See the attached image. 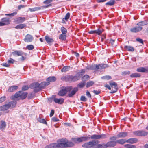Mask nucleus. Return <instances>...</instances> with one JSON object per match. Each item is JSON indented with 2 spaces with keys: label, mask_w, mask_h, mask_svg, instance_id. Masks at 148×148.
<instances>
[{
  "label": "nucleus",
  "mask_w": 148,
  "mask_h": 148,
  "mask_svg": "<svg viewBox=\"0 0 148 148\" xmlns=\"http://www.w3.org/2000/svg\"><path fill=\"white\" fill-rule=\"evenodd\" d=\"M143 28L141 26H135L130 29V31L133 33H137L142 30Z\"/></svg>",
  "instance_id": "1a4fd4ad"
},
{
  "label": "nucleus",
  "mask_w": 148,
  "mask_h": 148,
  "mask_svg": "<svg viewBox=\"0 0 148 148\" xmlns=\"http://www.w3.org/2000/svg\"><path fill=\"white\" fill-rule=\"evenodd\" d=\"M10 108L9 105L8 104L5 105L0 108V110H5Z\"/></svg>",
  "instance_id": "473e14b6"
},
{
  "label": "nucleus",
  "mask_w": 148,
  "mask_h": 148,
  "mask_svg": "<svg viewBox=\"0 0 148 148\" xmlns=\"http://www.w3.org/2000/svg\"><path fill=\"white\" fill-rule=\"evenodd\" d=\"M52 99L55 103L60 104H62L64 101V99L63 98H60L59 99H58L56 98L55 96H53Z\"/></svg>",
  "instance_id": "6e6552de"
},
{
  "label": "nucleus",
  "mask_w": 148,
  "mask_h": 148,
  "mask_svg": "<svg viewBox=\"0 0 148 148\" xmlns=\"http://www.w3.org/2000/svg\"><path fill=\"white\" fill-rule=\"evenodd\" d=\"M26 26V25L24 24H20L17 25L15 27V28L17 29H22Z\"/></svg>",
  "instance_id": "4c0bfd02"
},
{
  "label": "nucleus",
  "mask_w": 148,
  "mask_h": 148,
  "mask_svg": "<svg viewBox=\"0 0 148 148\" xmlns=\"http://www.w3.org/2000/svg\"><path fill=\"white\" fill-rule=\"evenodd\" d=\"M57 143L58 148H64L67 147V143L68 140L66 139H62L59 140Z\"/></svg>",
  "instance_id": "f257e3e1"
},
{
  "label": "nucleus",
  "mask_w": 148,
  "mask_h": 148,
  "mask_svg": "<svg viewBox=\"0 0 148 148\" xmlns=\"http://www.w3.org/2000/svg\"><path fill=\"white\" fill-rule=\"evenodd\" d=\"M92 139H99L100 137L99 135L94 134L91 136L90 138Z\"/></svg>",
  "instance_id": "72a5a7b5"
},
{
  "label": "nucleus",
  "mask_w": 148,
  "mask_h": 148,
  "mask_svg": "<svg viewBox=\"0 0 148 148\" xmlns=\"http://www.w3.org/2000/svg\"><path fill=\"white\" fill-rule=\"evenodd\" d=\"M56 78L54 77H49L47 79V82H53L56 81Z\"/></svg>",
  "instance_id": "7c9ffc66"
},
{
  "label": "nucleus",
  "mask_w": 148,
  "mask_h": 148,
  "mask_svg": "<svg viewBox=\"0 0 148 148\" xmlns=\"http://www.w3.org/2000/svg\"><path fill=\"white\" fill-rule=\"evenodd\" d=\"M49 5H48L47 6H43L41 7H36L32 8H29V10L31 12H33L39 10L41 8L44 9V8H47Z\"/></svg>",
  "instance_id": "f8f14e48"
},
{
  "label": "nucleus",
  "mask_w": 148,
  "mask_h": 148,
  "mask_svg": "<svg viewBox=\"0 0 148 148\" xmlns=\"http://www.w3.org/2000/svg\"><path fill=\"white\" fill-rule=\"evenodd\" d=\"M103 31V29L101 28L98 29L97 30H91L89 32V33L90 34H96L98 35H100L101 34Z\"/></svg>",
  "instance_id": "9b49d317"
},
{
  "label": "nucleus",
  "mask_w": 148,
  "mask_h": 148,
  "mask_svg": "<svg viewBox=\"0 0 148 148\" xmlns=\"http://www.w3.org/2000/svg\"><path fill=\"white\" fill-rule=\"evenodd\" d=\"M147 24V22L146 20H144L138 22L137 24V25L139 26L145 25Z\"/></svg>",
  "instance_id": "bb28decb"
},
{
  "label": "nucleus",
  "mask_w": 148,
  "mask_h": 148,
  "mask_svg": "<svg viewBox=\"0 0 148 148\" xmlns=\"http://www.w3.org/2000/svg\"><path fill=\"white\" fill-rule=\"evenodd\" d=\"M86 95L88 97L91 98V95L88 91H87L86 92Z\"/></svg>",
  "instance_id": "e2e57ef3"
},
{
  "label": "nucleus",
  "mask_w": 148,
  "mask_h": 148,
  "mask_svg": "<svg viewBox=\"0 0 148 148\" xmlns=\"http://www.w3.org/2000/svg\"><path fill=\"white\" fill-rule=\"evenodd\" d=\"M70 16V14L69 13H67L66 15H65V17L63 18L62 19L63 21H64L65 20H68Z\"/></svg>",
  "instance_id": "de8ad7c7"
},
{
  "label": "nucleus",
  "mask_w": 148,
  "mask_h": 148,
  "mask_svg": "<svg viewBox=\"0 0 148 148\" xmlns=\"http://www.w3.org/2000/svg\"><path fill=\"white\" fill-rule=\"evenodd\" d=\"M68 87H71L70 90L69 91H68V95L70 97H72L78 91V88L77 87H75L73 88L71 86H68Z\"/></svg>",
  "instance_id": "39448f33"
},
{
  "label": "nucleus",
  "mask_w": 148,
  "mask_h": 148,
  "mask_svg": "<svg viewBox=\"0 0 148 148\" xmlns=\"http://www.w3.org/2000/svg\"><path fill=\"white\" fill-rule=\"evenodd\" d=\"M94 82L92 81H90L86 83V87L87 88L89 87L94 84Z\"/></svg>",
  "instance_id": "37998d69"
},
{
  "label": "nucleus",
  "mask_w": 148,
  "mask_h": 148,
  "mask_svg": "<svg viewBox=\"0 0 148 148\" xmlns=\"http://www.w3.org/2000/svg\"><path fill=\"white\" fill-rule=\"evenodd\" d=\"M71 88V87H68V86L62 87L59 92L58 95L61 96L65 95L68 92V91H69L70 90Z\"/></svg>",
  "instance_id": "20e7f679"
},
{
  "label": "nucleus",
  "mask_w": 148,
  "mask_h": 148,
  "mask_svg": "<svg viewBox=\"0 0 148 148\" xmlns=\"http://www.w3.org/2000/svg\"><path fill=\"white\" fill-rule=\"evenodd\" d=\"M115 3L114 0H111L106 3V5H113Z\"/></svg>",
  "instance_id": "a18cd8bd"
},
{
  "label": "nucleus",
  "mask_w": 148,
  "mask_h": 148,
  "mask_svg": "<svg viewBox=\"0 0 148 148\" xmlns=\"http://www.w3.org/2000/svg\"><path fill=\"white\" fill-rule=\"evenodd\" d=\"M99 136L100 137V138H105L106 137V135L105 134H102L101 135H99Z\"/></svg>",
  "instance_id": "338daca9"
},
{
  "label": "nucleus",
  "mask_w": 148,
  "mask_h": 148,
  "mask_svg": "<svg viewBox=\"0 0 148 148\" xmlns=\"http://www.w3.org/2000/svg\"><path fill=\"white\" fill-rule=\"evenodd\" d=\"M107 147H112L116 144V142L115 141H111L107 142L106 143Z\"/></svg>",
  "instance_id": "2eb2a0df"
},
{
  "label": "nucleus",
  "mask_w": 148,
  "mask_h": 148,
  "mask_svg": "<svg viewBox=\"0 0 148 148\" xmlns=\"http://www.w3.org/2000/svg\"><path fill=\"white\" fill-rule=\"evenodd\" d=\"M62 79L66 81H71V75H68L64 76L62 78Z\"/></svg>",
  "instance_id": "412c9836"
},
{
  "label": "nucleus",
  "mask_w": 148,
  "mask_h": 148,
  "mask_svg": "<svg viewBox=\"0 0 148 148\" xmlns=\"http://www.w3.org/2000/svg\"><path fill=\"white\" fill-rule=\"evenodd\" d=\"M89 78V76L88 75H84L83 77L82 78V80H87Z\"/></svg>",
  "instance_id": "052dcab7"
},
{
  "label": "nucleus",
  "mask_w": 148,
  "mask_h": 148,
  "mask_svg": "<svg viewBox=\"0 0 148 148\" xmlns=\"http://www.w3.org/2000/svg\"><path fill=\"white\" fill-rule=\"evenodd\" d=\"M110 85L111 86L112 89L110 93H114L116 92L117 91L118 88L117 84L114 82L110 83Z\"/></svg>",
  "instance_id": "9d476101"
},
{
  "label": "nucleus",
  "mask_w": 148,
  "mask_h": 148,
  "mask_svg": "<svg viewBox=\"0 0 148 148\" xmlns=\"http://www.w3.org/2000/svg\"><path fill=\"white\" fill-rule=\"evenodd\" d=\"M70 68L69 66H64L61 70L62 72H66L68 71Z\"/></svg>",
  "instance_id": "c756f323"
},
{
  "label": "nucleus",
  "mask_w": 148,
  "mask_h": 148,
  "mask_svg": "<svg viewBox=\"0 0 148 148\" xmlns=\"http://www.w3.org/2000/svg\"><path fill=\"white\" fill-rule=\"evenodd\" d=\"M116 142V143L122 145L126 142V140L125 139H121L117 140Z\"/></svg>",
  "instance_id": "e433bc0d"
},
{
  "label": "nucleus",
  "mask_w": 148,
  "mask_h": 148,
  "mask_svg": "<svg viewBox=\"0 0 148 148\" xmlns=\"http://www.w3.org/2000/svg\"><path fill=\"white\" fill-rule=\"evenodd\" d=\"M25 20V17H19L17 18L15 20L16 22L17 23H23Z\"/></svg>",
  "instance_id": "a211bd4d"
},
{
  "label": "nucleus",
  "mask_w": 148,
  "mask_h": 148,
  "mask_svg": "<svg viewBox=\"0 0 148 148\" xmlns=\"http://www.w3.org/2000/svg\"><path fill=\"white\" fill-rule=\"evenodd\" d=\"M90 138V137L88 136L81 137L79 138H73L72 139L73 141L75 143H79L88 140Z\"/></svg>",
  "instance_id": "f03ea898"
},
{
  "label": "nucleus",
  "mask_w": 148,
  "mask_h": 148,
  "mask_svg": "<svg viewBox=\"0 0 148 148\" xmlns=\"http://www.w3.org/2000/svg\"><path fill=\"white\" fill-rule=\"evenodd\" d=\"M101 78L103 79L109 80L111 79V77L110 76L107 75L102 77Z\"/></svg>",
  "instance_id": "09e8293b"
},
{
  "label": "nucleus",
  "mask_w": 148,
  "mask_h": 148,
  "mask_svg": "<svg viewBox=\"0 0 148 148\" xmlns=\"http://www.w3.org/2000/svg\"><path fill=\"white\" fill-rule=\"evenodd\" d=\"M10 108H12L14 107L16 104V101H12L9 102L8 104Z\"/></svg>",
  "instance_id": "cd10ccee"
},
{
  "label": "nucleus",
  "mask_w": 148,
  "mask_h": 148,
  "mask_svg": "<svg viewBox=\"0 0 148 148\" xmlns=\"http://www.w3.org/2000/svg\"><path fill=\"white\" fill-rule=\"evenodd\" d=\"M93 92L97 95L99 94L100 93V91L95 90H93Z\"/></svg>",
  "instance_id": "69168bd1"
},
{
  "label": "nucleus",
  "mask_w": 148,
  "mask_h": 148,
  "mask_svg": "<svg viewBox=\"0 0 148 148\" xmlns=\"http://www.w3.org/2000/svg\"><path fill=\"white\" fill-rule=\"evenodd\" d=\"M27 95V93L26 92H24L23 91H20L15 94L14 97L15 98H19L23 99L26 98Z\"/></svg>",
  "instance_id": "7ed1b4c3"
},
{
  "label": "nucleus",
  "mask_w": 148,
  "mask_h": 148,
  "mask_svg": "<svg viewBox=\"0 0 148 148\" xmlns=\"http://www.w3.org/2000/svg\"><path fill=\"white\" fill-rule=\"evenodd\" d=\"M18 88V87L16 86H11L8 89V91L10 92H13Z\"/></svg>",
  "instance_id": "a878e982"
},
{
  "label": "nucleus",
  "mask_w": 148,
  "mask_h": 148,
  "mask_svg": "<svg viewBox=\"0 0 148 148\" xmlns=\"http://www.w3.org/2000/svg\"><path fill=\"white\" fill-rule=\"evenodd\" d=\"M133 133L134 135L138 136H145L148 134L147 132L143 130L134 132Z\"/></svg>",
  "instance_id": "0eeeda50"
},
{
  "label": "nucleus",
  "mask_w": 148,
  "mask_h": 148,
  "mask_svg": "<svg viewBox=\"0 0 148 148\" xmlns=\"http://www.w3.org/2000/svg\"><path fill=\"white\" fill-rule=\"evenodd\" d=\"M50 84V83L49 82H41L40 84H39V88L38 90H40L44 88L46 86H47Z\"/></svg>",
  "instance_id": "4468645a"
},
{
  "label": "nucleus",
  "mask_w": 148,
  "mask_h": 148,
  "mask_svg": "<svg viewBox=\"0 0 148 148\" xmlns=\"http://www.w3.org/2000/svg\"><path fill=\"white\" fill-rule=\"evenodd\" d=\"M124 147L126 148H136L135 145L130 144H125L124 145Z\"/></svg>",
  "instance_id": "a19ab883"
},
{
  "label": "nucleus",
  "mask_w": 148,
  "mask_h": 148,
  "mask_svg": "<svg viewBox=\"0 0 148 148\" xmlns=\"http://www.w3.org/2000/svg\"><path fill=\"white\" fill-rule=\"evenodd\" d=\"M136 40L140 43L142 44L143 43V40L139 38H136Z\"/></svg>",
  "instance_id": "680f3d73"
},
{
  "label": "nucleus",
  "mask_w": 148,
  "mask_h": 148,
  "mask_svg": "<svg viewBox=\"0 0 148 148\" xmlns=\"http://www.w3.org/2000/svg\"><path fill=\"white\" fill-rule=\"evenodd\" d=\"M29 88V87L28 86L25 85L23 86L22 88V90H23L25 91L27 90Z\"/></svg>",
  "instance_id": "13d9d810"
},
{
  "label": "nucleus",
  "mask_w": 148,
  "mask_h": 148,
  "mask_svg": "<svg viewBox=\"0 0 148 148\" xmlns=\"http://www.w3.org/2000/svg\"><path fill=\"white\" fill-rule=\"evenodd\" d=\"M83 81L78 84L77 86L80 88H82L84 87L85 85V82L84 81L82 80Z\"/></svg>",
  "instance_id": "c03bdc74"
},
{
  "label": "nucleus",
  "mask_w": 148,
  "mask_h": 148,
  "mask_svg": "<svg viewBox=\"0 0 148 148\" xmlns=\"http://www.w3.org/2000/svg\"><path fill=\"white\" fill-rule=\"evenodd\" d=\"M17 14V12H14L13 13H12L11 14H5V15L8 16H14V15H16Z\"/></svg>",
  "instance_id": "5fc2aeb1"
},
{
  "label": "nucleus",
  "mask_w": 148,
  "mask_h": 148,
  "mask_svg": "<svg viewBox=\"0 0 148 148\" xmlns=\"http://www.w3.org/2000/svg\"><path fill=\"white\" fill-rule=\"evenodd\" d=\"M61 30L62 33V34H66L67 32L66 29L63 27H61Z\"/></svg>",
  "instance_id": "49530a36"
},
{
  "label": "nucleus",
  "mask_w": 148,
  "mask_h": 148,
  "mask_svg": "<svg viewBox=\"0 0 148 148\" xmlns=\"http://www.w3.org/2000/svg\"><path fill=\"white\" fill-rule=\"evenodd\" d=\"M58 148L57 143H53L47 145L45 148Z\"/></svg>",
  "instance_id": "4be33fe9"
},
{
  "label": "nucleus",
  "mask_w": 148,
  "mask_h": 148,
  "mask_svg": "<svg viewBox=\"0 0 148 148\" xmlns=\"http://www.w3.org/2000/svg\"><path fill=\"white\" fill-rule=\"evenodd\" d=\"M74 145L73 143L71 142H68L67 143V147L73 146Z\"/></svg>",
  "instance_id": "3c124183"
},
{
  "label": "nucleus",
  "mask_w": 148,
  "mask_h": 148,
  "mask_svg": "<svg viewBox=\"0 0 148 148\" xmlns=\"http://www.w3.org/2000/svg\"><path fill=\"white\" fill-rule=\"evenodd\" d=\"M53 0H46L43 2V3L45 4H48L53 1Z\"/></svg>",
  "instance_id": "bf43d9fd"
},
{
  "label": "nucleus",
  "mask_w": 148,
  "mask_h": 148,
  "mask_svg": "<svg viewBox=\"0 0 148 148\" xmlns=\"http://www.w3.org/2000/svg\"><path fill=\"white\" fill-rule=\"evenodd\" d=\"M26 48L29 50H32L34 49V46L32 45H28L27 46Z\"/></svg>",
  "instance_id": "864d4df0"
},
{
  "label": "nucleus",
  "mask_w": 148,
  "mask_h": 148,
  "mask_svg": "<svg viewBox=\"0 0 148 148\" xmlns=\"http://www.w3.org/2000/svg\"><path fill=\"white\" fill-rule=\"evenodd\" d=\"M1 21L3 22L4 25H6L9 24L11 21L9 19L6 18H2L1 20Z\"/></svg>",
  "instance_id": "6ab92c4d"
},
{
  "label": "nucleus",
  "mask_w": 148,
  "mask_h": 148,
  "mask_svg": "<svg viewBox=\"0 0 148 148\" xmlns=\"http://www.w3.org/2000/svg\"><path fill=\"white\" fill-rule=\"evenodd\" d=\"M98 65L92 64L90 66L89 69L92 70H98Z\"/></svg>",
  "instance_id": "2f4dec72"
},
{
  "label": "nucleus",
  "mask_w": 148,
  "mask_h": 148,
  "mask_svg": "<svg viewBox=\"0 0 148 148\" xmlns=\"http://www.w3.org/2000/svg\"><path fill=\"white\" fill-rule=\"evenodd\" d=\"M127 134L126 132H120L117 135L118 138H124L127 136Z\"/></svg>",
  "instance_id": "b1692460"
},
{
  "label": "nucleus",
  "mask_w": 148,
  "mask_h": 148,
  "mask_svg": "<svg viewBox=\"0 0 148 148\" xmlns=\"http://www.w3.org/2000/svg\"><path fill=\"white\" fill-rule=\"evenodd\" d=\"M1 125H0V129L3 130L4 129L6 126V124L5 121H1Z\"/></svg>",
  "instance_id": "c85d7f7f"
},
{
  "label": "nucleus",
  "mask_w": 148,
  "mask_h": 148,
  "mask_svg": "<svg viewBox=\"0 0 148 148\" xmlns=\"http://www.w3.org/2000/svg\"><path fill=\"white\" fill-rule=\"evenodd\" d=\"M54 110H52L51 111V113L50 114L49 116L50 117H51L54 114Z\"/></svg>",
  "instance_id": "774afa93"
},
{
  "label": "nucleus",
  "mask_w": 148,
  "mask_h": 148,
  "mask_svg": "<svg viewBox=\"0 0 148 148\" xmlns=\"http://www.w3.org/2000/svg\"><path fill=\"white\" fill-rule=\"evenodd\" d=\"M66 34H61L59 36V39L62 40H65L66 39Z\"/></svg>",
  "instance_id": "79ce46f5"
},
{
  "label": "nucleus",
  "mask_w": 148,
  "mask_h": 148,
  "mask_svg": "<svg viewBox=\"0 0 148 148\" xmlns=\"http://www.w3.org/2000/svg\"><path fill=\"white\" fill-rule=\"evenodd\" d=\"M80 100L83 101H87V99L84 96H81L80 98Z\"/></svg>",
  "instance_id": "6e6d98bb"
},
{
  "label": "nucleus",
  "mask_w": 148,
  "mask_h": 148,
  "mask_svg": "<svg viewBox=\"0 0 148 148\" xmlns=\"http://www.w3.org/2000/svg\"><path fill=\"white\" fill-rule=\"evenodd\" d=\"M124 49L129 51L133 52L134 51V49L132 46L126 45L124 47Z\"/></svg>",
  "instance_id": "aec40b11"
},
{
  "label": "nucleus",
  "mask_w": 148,
  "mask_h": 148,
  "mask_svg": "<svg viewBox=\"0 0 148 148\" xmlns=\"http://www.w3.org/2000/svg\"><path fill=\"white\" fill-rule=\"evenodd\" d=\"M98 70H100L101 69H105L109 67L108 64H99L98 65Z\"/></svg>",
  "instance_id": "dca6fc26"
},
{
  "label": "nucleus",
  "mask_w": 148,
  "mask_h": 148,
  "mask_svg": "<svg viewBox=\"0 0 148 148\" xmlns=\"http://www.w3.org/2000/svg\"><path fill=\"white\" fill-rule=\"evenodd\" d=\"M146 68L144 67H140L137 69L136 71L138 72H146Z\"/></svg>",
  "instance_id": "f704fd0d"
},
{
  "label": "nucleus",
  "mask_w": 148,
  "mask_h": 148,
  "mask_svg": "<svg viewBox=\"0 0 148 148\" xmlns=\"http://www.w3.org/2000/svg\"><path fill=\"white\" fill-rule=\"evenodd\" d=\"M130 73V72L129 71H125L122 72V75H129Z\"/></svg>",
  "instance_id": "8fccbe9b"
},
{
  "label": "nucleus",
  "mask_w": 148,
  "mask_h": 148,
  "mask_svg": "<svg viewBox=\"0 0 148 148\" xmlns=\"http://www.w3.org/2000/svg\"><path fill=\"white\" fill-rule=\"evenodd\" d=\"M5 97H2L1 98H0V103H1L4 101L5 99Z\"/></svg>",
  "instance_id": "0e129e2a"
},
{
  "label": "nucleus",
  "mask_w": 148,
  "mask_h": 148,
  "mask_svg": "<svg viewBox=\"0 0 148 148\" xmlns=\"http://www.w3.org/2000/svg\"><path fill=\"white\" fill-rule=\"evenodd\" d=\"M107 145L106 143L100 144L97 145V147L98 148H107Z\"/></svg>",
  "instance_id": "c9c22d12"
},
{
  "label": "nucleus",
  "mask_w": 148,
  "mask_h": 148,
  "mask_svg": "<svg viewBox=\"0 0 148 148\" xmlns=\"http://www.w3.org/2000/svg\"><path fill=\"white\" fill-rule=\"evenodd\" d=\"M79 79V77L77 76V75L74 76L71 75V81H76L78 80Z\"/></svg>",
  "instance_id": "ea45409f"
},
{
  "label": "nucleus",
  "mask_w": 148,
  "mask_h": 148,
  "mask_svg": "<svg viewBox=\"0 0 148 148\" xmlns=\"http://www.w3.org/2000/svg\"><path fill=\"white\" fill-rule=\"evenodd\" d=\"M39 85L38 83L35 82L31 84L29 86V87L31 88H34V92H37L39 91V90H38Z\"/></svg>",
  "instance_id": "423d86ee"
},
{
  "label": "nucleus",
  "mask_w": 148,
  "mask_h": 148,
  "mask_svg": "<svg viewBox=\"0 0 148 148\" xmlns=\"http://www.w3.org/2000/svg\"><path fill=\"white\" fill-rule=\"evenodd\" d=\"M38 121L40 123H42L45 124H47V122L44 119H39Z\"/></svg>",
  "instance_id": "603ef678"
},
{
  "label": "nucleus",
  "mask_w": 148,
  "mask_h": 148,
  "mask_svg": "<svg viewBox=\"0 0 148 148\" xmlns=\"http://www.w3.org/2000/svg\"><path fill=\"white\" fill-rule=\"evenodd\" d=\"M8 64H13L14 63L15 61L13 59L10 58V59L8 60Z\"/></svg>",
  "instance_id": "4d7b16f0"
},
{
  "label": "nucleus",
  "mask_w": 148,
  "mask_h": 148,
  "mask_svg": "<svg viewBox=\"0 0 148 148\" xmlns=\"http://www.w3.org/2000/svg\"><path fill=\"white\" fill-rule=\"evenodd\" d=\"M141 75L139 73H135L132 74L130 76L131 77H138L140 76Z\"/></svg>",
  "instance_id": "58836bf2"
},
{
  "label": "nucleus",
  "mask_w": 148,
  "mask_h": 148,
  "mask_svg": "<svg viewBox=\"0 0 148 148\" xmlns=\"http://www.w3.org/2000/svg\"><path fill=\"white\" fill-rule=\"evenodd\" d=\"M13 55L14 56H21L23 53L21 51H16L12 52V53Z\"/></svg>",
  "instance_id": "5701e85b"
},
{
  "label": "nucleus",
  "mask_w": 148,
  "mask_h": 148,
  "mask_svg": "<svg viewBox=\"0 0 148 148\" xmlns=\"http://www.w3.org/2000/svg\"><path fill=\"white\" fill-rule=\"evenodd\" d=\"M45 40L48 44H50L53 41V40L48 36H45Z\"/></svg>",
  "instance_id": "393cba45"
},
{
  "label": "nucleus",
  "mask_w": 148,
  "mask_h": 148,
  "mask_svg": "<svg viewBox=\"0 0 148 148\" xmlns=\"http://www.w3.org/2000/svg\"><path fill=\"white\" fill-rule=\"evenodd\" d=\"M138 140L136 138H131L126 140V142L130 144H134L137 142Z\"/></svg>",
  "instance_id": "f3484780"
},
{
  "label": "nucleus",
  "mask_w": 148,
  "mask_h": 148,
  "mask_svg": "<svg viewBox=\"0 0 148 148\" xmlns=\"http://www.w3.org/2000/svg\"><path fill=\"white\" fill-rule=\"evenodd\" d=\"M34 38L33 37L29 34H27L24 39V41L26 42H29L32 41Z\"/></svg>",
  "instance_id": "ddd939ff"
}]
</instances>
